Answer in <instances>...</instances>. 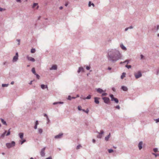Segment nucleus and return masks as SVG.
Wrapping results in <instances>:
<instances>
[{
    "mask_svg": "<svg viewBox=\"0 0 159 159\" xmlns=\"http://www.w3.org/2000/svg\"><path fill=\"white\" fill-rule=\"evenodd\" d=\"M107 57L109 61L114 63L121 59L122 57V55L118 49L112 48L108 50Z\"/></svg>",
    "mask_w": 159,
    "mask_h": 159,
    "instance_id": "1",
    "label": "nucleus"
},
{
    "mask_svg": "<svg viewBox=\"0 0 159 159\" xmlns=\"http://www.w3.org/2000/svg\"><path fill=\"white\" fill-rule=\"evenodd\" d=\"M15 145V143L14 141H12L11 143H7L6 144L7 147L9 148L12 147L14 146Z\"/></svg>",
    "mask_w": 159,
    "mask_h": 159,
    "instance_id": "2",
    "label": "nucleus"
},
{
    "mask_svg": "<svg viewBox=\"0 0 159 159\" xmlns=\"http://www.w3.org/2000/svg\"><path fill=\"white\" fill-rule=\"evenodd\" d=\"M134 76L136 79L139 78L142 76V73L140 71H139L137 73L134 74Z\"/></svg>",
    "mask_w": 159,
    "mask_h": 159,
    "instance_id": "3",
    "label": "nucleus"
},
{
    "mask_svg": "<svg viewBox=\"0 0 159 159\" xmlns=\"http://www.w3.org/2000/svg\"><path fill=\"white\" fill-rule=\"evenodd\" d=\"M102 99L103 100L104 102L106 104H108L110 102V99L109 98L106 97L102 98Z\"/></svg>",
    "mask_w": 159,
    "mask_h": 159,
    "instance_id": "4",
    "label": "nucleus"
},
{
    "mask_svg": "<svg viewBox=\"0 0 159 159\" xmlns=\"http://www.w3.org/2000/svg\"><path fill=\"white\" fill-rule=\"evenodd\" d=\"M46 149V147H44L43 148L40 152V154L41 157H44L45 155V150Z\"/></svg>",
    "mask_w": 159,
    "mask_h": 159,
    "instance_id": "5",
    "label": "nucleus"
},
{
    "mask_svg": "<svg viewBox=\"0 0 159 159\" xmlns=\"http://www.w3.org/2000/svg\"><path fill=\"white\" fill-rule=\"evenodd\" d=\"M26 58L28 61H32L34 62L35 61V59L31 57H29L28 56H26Z\"/></svg>",
    "mask_w": 159,
    "mask_h": 159,
    "instance_id": "6",
    "label": "nucleus"
},
{
    "mask_svg": "<svg viewBox=\"0 0 159 159\" xmlns=\"http://www.w3.org/2000/svg\"><path fill=\"white\" fill-rule=\"evenodd\" d=\"M63 135V133L54 136V138L55 139H61Z\"/></svg>",
    "mask_w": 159,
    "mask_h": 159,
    "instance_id": "7",
    "label": "nucleus"
},
{
    "mask_svg": "<svg viewBox=\"0 0 159 159\" xmlns=\"http://www.w3.org/2000/svg\"><path fill=\"white\" fill-rule=\"evenodd\" d=\"M97 91L99 93H104L105 90H103L101 88H98L96 89Z\"/></svg>",
    "mask_w": 159,
    "mask_h": 159,
    "instance_id": "8",
    "label": "nucleus"
},
{
    "mask_svg": "<svg viewBox=\"0 0 159 159\" xmlns=\"http://www.w3.org/2000/svg\"><path fill=\"white\" fill-rule=\"evenodd\" d=\"M84 68L81 66L79 68L78 70L77 71V72L79 73L80 72H84Z\"/></svg>",
    "mask_w": 159,
    "mask_h": 159,
    "instance_id": "9",
    "label": "nucleus"
},
{
    "mask_svg": "<svg viewBox=\"0 0 159 159\" xmlns=\"http://www.w3.org/2000/svg\"><path fill=\"white\" fill-rule=\"evenodd\" d=\"M143 143L142 141H140L139 142L138 145V147L139 148V149L140 150L142 148V145H143Z\"/></svg>",
    "mask_w": 159,
    "mask_h": 159,
    "instance_id": "10",
    "label": "nucleus"
},
{
    "mask_svg": "<svg viewBox=\"0 0 159 159\" xmlns=\"http://www.w3.org/2000/svg\"><path fill=\"white\" fill-rule=\"evenodd\" d=\"M120 47L124 51H126L127 50L126 48L124 45L122 43L120 44Z\"/></svg>",
    "mask_w": 159,
    "mask_h": 159,
    "instance_id": "11",
    "label": "nucleus"
},
{
    "mask_svg": "<svg viewBox=\"0 0 159 159\" xmlns=\"http://www.w3.org/2000/svg\"><path fill=\"white\" fill-rule=\"evenodd\" d=\"M100 98L98 97H95L94 98V102L96 104H99V99Z\"/></svg>",
    "mask_w": 159,
    "mask_h": 159,
    "instance_id": "12",
    "label": "nucleus"
},
{
    "mask_svg": "<svg viewBox=\"0 0 159 159\" xmlns=\"http://www.w3.org/2000/svg\"><path fill=\"white\" fill-rule=\"evenodd\" d=\"M57 69V66L56 65H53L52 67L50 68V70H56Z\"/></svg>",
    "mask_w": 159,
    "mask_h": 159,
    "instance_id": "13",
    "label": "nucleus"
},
{
    "mask_svg": "<svg viewBox=\"0 0 159 159\" xmlns=\"http://www.w3.org/2000/svg\"><path fill=\"white\" fill-rule=\"evenodd\" d=\"M121 89H122L123 91H127L128 89L126 87L124 86H121Z\"/></svg>",
    "mask_w": 159,
    "mask_h": 159,
    "instance_id": "14",
    "label": "nucleus"
},
{
    "mask_svg": "<svg viewBox=\"0 0 159 159\" xmlns=\"http://www.w3.org/2000/svg\"><path fill=\"white\" fill-rule=\"evenodd\" d=\"M18 59V57L14 56L13 57V59L12 60V61L13 62H16L17 61Z\"/></svg>",
    "mask_w": 159,
    "mask_h": 159,
    "instance_id": "15",
    "label": "nucleus"
},
{
    "mask_svg": "<svg viewBox=\"0 0 159 159\" xmlns=\"http://www.w3.org/2000/svg\"><path fill=\"white\" fill-rule=\"evenodd\" d=\"M111 136V134L110 133L109 134L105 137V140L108 141Z\"/></svg>",
    "mask_w": 159,
    "mask_h": 159,
    "instance_id": "16",
    "label": "nucleus"
},
{
    "mask_svg": "<svg viewBox=\"0 0 159 159\" xmlns=\"http://www.w3.org/2000/svg\"><path fill=\"white\" fill-rule=\"evenodd\" d=\"M19 136L20 138L21 139H22L23 138V136H24L23 133H19Z\"/></svg>",
    "mask_w": 159,
    "mask_h": 159,
    "instance_id": "17",
    "label": "nucleus"
},
{
    "mask_svg": "<svg viewBox=\"0 0 159 159\" xmlns=\"http://www.w3.org/2000/svg\"><path fill=\"white\" fill-rule=\"evenodd\" d=\"M41 88L43 89H44L45 88H48V86L47 85H45L44 84H41Z\"/></svg>",
    "mask_w": 159,
    "mask_h": 159,
    "instance_id": "18",
    "label": "nucleus"
},
{
    "mask_svg": "<svg viewBox=\"0 0 159 159\" xmlns=\"http://www.w3.org/2000/svg\"><path fill=\"white\" fill-rule=\"evenodd\" d=\"M37 6V9H38V8H39V6H38V3H34L33 4V5L32 7V8H34L36 6Z\"/></svg>",
    "mask_w": 159,
    "mask_h": 159,
    "instance_id": "19",
    "label": "nucleus"
},
{
    "mask_svg": "<svg viewBox=\"0 0 159 159\" xmlns=\"http://www.w3.org/2000/svg\"><path fill=\"white\" fill-rule=\"evenodd\" d=\"M91 98V95H89L87 97L83 98V99L85 100V99H89Z\"/></svg>",
    "mask_w": 159,
    "mask_h": 159,
    "instance_id": "20",
    "label": "nucleus"
},
{
    "mask_svg": "<svg viewBox=\"0 0 159 159\" xmlns=\"http://www.w3.org/2000/svg\"><path fill=\"white\" fill-rule=\"evenodd\" d=\"M126 73L123 72L121 76V79H123L124 77L125 76Z\"/></svg>",
    "mask_w": 159,
    "mask_h": 159,
    "instance_id": "21",
    "label": "nucleus"
},
{
    "mask_svg": "<svg viewBox=\"0 0 159 159\" xmlns=\"http://www.w3.org/2000/svg\"><path fill=\"white\" fill-rule=\"evenodd\" d=\"M1 122L2 123V124L4 125H6L7 123L6 121H5L4 120L2 119H1Z\"/></svg>",
    "mask_w": 159,
    "mask_h": 159,
    "instance_id": "22",
    "label": "nucleus"
},
{
    "mask_svg": "<svg viewBox=\"0 0 159 159\" xmlns=\"http://www.w3.org/2000/svg\"><path fill=\"white\" fill-rule=\"evenodd\" d=\"M110 97L111 98V101H113V99L115 98L114 97V95L112 94H111L110 95Z\"/></svg>",
    "mask_w": 159,
    "mask_h": 159,
    "instance_id": "23",
    "label": "nucleus"
},
{
    "mask_svg": "<svg viewBox=\"0 0 159 159\" xmlns=\"http://www.w3.org/2000/svg\"><path fill=\"white\" fill-rule=\"evenodd\" d=\"M32 72L34 75L36 74V73L35 72V69L34 68H32L31 70Z\"/></svg>",
    "mask_w": 159,
    "mask_h": 159,
    "instance_id": "24",
    "label": "nucleus"
},
{
    "mask_svg": "<svg viewBox=\"0 0 159 159\" xmlns=\"http://www.w3.org/2000/svg\"><path fill=\"white\" fill-rule=\"evenodd\" d=\"M113 101H114L116 103H118L119 102L118 100L116 98H115L113 99Z\"/></svg>",
    "mask_w": 159,
    "mask_h": 159,
    "instance_id": "25",
    "label": "nucleus"
},
{
    "mask_svg": "<svg viewBox=\"0 0 159 159\" xmlns=\"http://www.w3.org/2000/svg\"><path fill=\"white\" fill-rule=\"evenodd\" d=\"M38 132L40 134H41L43 132V130L42 129H38Z\"/></svg>",
    "mask_w": 159,
    "mask_h": 159,
    "instance_id": "26",
    "label": "nucleus"
},
{
    "mask_svg": "<svg viewBox=\"0 0 159 159\" xmlns=\"http://www.w3.org/2000/svg\"><path fill=\"white\" fill-rule=\"evenodd\" d=\"M7 132V131L5 130V132L1 135V137L3 138L4 137L6 133Z\"/></svg>",
    "mask_w": 159,
    "mask_h": 159,
    "instance_id": "27",
    "label": "nucleus"
},
{
    "mask_svg": "<svg viewBox=\"0 0 159 159\" xmlns=\"http://www.w3.org/2000/svg\"><path fill=\"white\" fill-rule=\"evenodd\" d=\"M35 52V49L34 48H32L31 50V52L32 53H34Z\"/></svg>",
    "mask_w": 159,
    "mask_h": 159,
    "instance_id": "28",
    "label": "nucleus"
},
{
    "mask_svg": "<svg viewBox=\"0 0 159 159\" xmlns=\"http://www.w3.org/2000/svg\"><path fill=\"white\" fill-rule=\"evenodd\" d=\"M97 133L99 134H101L102 135V134H103L104 133V131L103 130H102L100 131V132H97Z\"/></svg>",
    "mask_w": 159,
    "mask_h": 159,
    "instance_id": "29",
    "label": "nucleus"
},
{
    "mask_svg": "<svg viewBox=\"0 0 159 159\" xmlns=\"http://www.w3.org/2000/svg\"><path fill=\"white\" fill-rule=\"evenodd\" d=\"M8 85V84H2V87H7Z\"/></svg>",
    "mask_w": 159,
    "mask_h": 159,
    "instance_id": "30",
    "label": "nucleus"
},
{
    "mask_svg": "<svg viewBox=\"0 0 159 159\" xmlns=\"http://www.w3.org/2000/svg\"><path fill=\"white\" fill-rule=\"evenodd\" d=\"M10 129H9V130H8V131L7 132V133L6 134V135L7 136H8L10 134Z\"/></svg>",
    "mask_w": 159,
    "mask_h": 159,
    "instance_id": "31",
    "label": "nucleus"
},
{
    "mask_svg": "<svg viewBox=\"0 0 159 159\" xmlns=\"http://www.w3.org/2000/svg\"><path fill=\"white\" fill-rule=\"evenodd\" d=\"M34 75L36 76V78L38 79H40V76L39 75L36 73Z\"/></svg>",
    "mask_w": 159,
    "mask_h": 159,
    "instance_id": "32",
    "label": "nucleus"
},
{
    "mask_svg": "<svg viewBox=\"0 0 159 159\" xmlns=\"http://www.w3.org/2000/svg\"><path fill=\"white\" fill-rule=\"evenodd\" d=\"M126 61H128L127 64H128V63H129V60H126L125 61H124V62L121 61V62H120V64H122V63H125Z\"/></svg>",
    "mask_w": 159,
    "mask_h": 159,
    "instance_id": "33",
    "label": "nucleus"
},
{
    "mask_svg": "<svg viewBox=\"0 0 159 159\" xmlns=\"http://www.w3.org/2000/svg\"><path fill=\"white\" fill-rule=\"evenodd\" d=\"M102 135L101 134H99V135L97 136V137L98 138L101 139L102 137Z\"/></svg>",
    "mask_w": 159,
    "mask_h": 159,
    "instance_id": "34",
    "label": "nucleus"
},
{
    "mask_svg": "<svg viewBox=\"0 0 159 159\" xmlns=\"http://www.w3.org/2000/svg\"><path fill=\"white\" fill-rule=\"evenodd\" d=\"M108 151L109 153H111L113 152V150L112 149H108Z\"/></svg>",
    "mask_w": 159,
    "mask_h": 159,
    "instance_id": "35",
    "label": "nucleus"
},
{
    "mask_svg": "<svg viewBox=\"0 0 159 159\" xmlns=\"http://www.w3.org/2000/svg\"><path fill=\"white\" fill-rule=\"evenodd\" d=\"M107 95V93H102L101 96L102 97H103L104 96H106Z\"/></svg>",
    "mask_w": 159,
    "mask_h": 159,
    "instance_id": "36",
    "label": "nucleus"
},
{
    "mask_svg": "<svg viewBox=\"0 0 159 159\" xmlns=\"http://www.w3.org/2000/svg\"><path fill=\"white\" fill-rule=\"evenodd\" d=\"M82 107L81 106H78V109L79 110H80V111H81L82 110Z\"/></svg>",
    "mask_w": 159,
    "mask_h": 159,
    "instance_id": "37",
    "label": "nucleus"
},
{
    "mask_svg": "<svg viewBox=\"0 0 159 159\" xmlns=\"http://www.w3.org/2000/svg\"><path fill=\"white\" fill-rule=\"evenodd\" d=\"M82 146L81 145H78L77 146V147H76V149H79Z\"/></svg>",
    "mask_w": 159,
    "mask_h": 159,
    "instance_id": "38",
    "label": "nucleus"
},
{
    "mask_svg": "<svg viewBox=\"0 0 159 159\" xmlns=\"http://www.w3.org/2000/svg\"><path fill=\"white\" fill-rule=\"evenodd\" d=\"M153 151L154 152H156L158 151V149L157 148H154L153 149Z\"/></svg>",
    "mask_w": 159,
    "mask_h": 159,
    "instance_id": "39",
    "label": "nucleus"
},
{
    "mask_svg": "<svg viewBox=\"0 0 159 159\" xmlns=\"http://www.w3.org/2000/svg\"><path fill=\"white\" fill-rule=\"evenodd\" d=\"M125 67H127V68H128V69H129L130 68H131V65H126L125 66Z\"/></svg>",
    "mask_w": 159,
    "mask_h": 159,
    "instance_id": "40",
    "label": "nucleus"
},
{
    "mask_svg": "<svg viewBox=\"0 0 159 159\" xmlns=\"http://www.w3.org/2000/svg\"><path fill=\"white\" fill-rule=\"evenodd\" d=\"M5 9L2 8L0 7V11H5Z\"/></svg>",
    "mask_w": 159,
    "mask_h": 159,
    "instance_id": "41",
    "label": "nucleus"
},
{
    "mask_svg": "<svg viewBox=\"0 0 159 159\" xmlns=\"http://www.w3.org/2000/svg\"><path fill=\"white\" fill-rule=\"evenodd\" d=\"M159 74V68L157 70L156 74L157 75H158Z\"/></svg>",
    "mask_w": 159,
    "mask_h": 159,
    "instance_id": "42",
    "label": "nucleus"
},
{
    "mask_svg": "<svg viewBox=\"0 0 159 159\" xmlns=\"http://www.w3.org/2000/svg\"><path fill=\"white\" fill-rule=\"evenodd\" d=\"M68 100H70L72 99V97L70 96H69L68 98Z\"/></svg>",
    "mask_w": 159,
    "mask_h": 159,
    "instance_id": "43",
    "label": "nucleus"
},
{
    "mask_svg": "<svg viewBox=\"0 0 159 159\" xmlns=\"http://www.w3.org/2000/svg\"><path fill=\"white\" fill-rule=\"evenodd\" d=\"M116 109H120V107L119 105H117L116 107Z\"/></svg>",
    "mask_w": 159,
    "mask_h": 159,
    "instance_id": "44",
    "label": "nucleus"
},
{
    "mask_svg": "<svg viewBox=\"0 0 159 159\" xmlns=\"http://www.w3.org/2000/svg\"><path fill=\"white\" fill-rule=\"evenodd\" d=\"M26 141V140L25 139H24L22 140L21 142V144H22L24 142Z\"/></svg>",
    "mask_w": 159,
    "mask_h": 159,
    "instance_id": "45",
    "label": "nucleus"
},
{
    "mask_svg": "<svg viewBox=\"0 0 159 159\" xmlns=\"http://www.w3.org/2000/svg\"><path fill=\"white\" fill-rule=\"evenodd\" d=\"M89 109H87V110H85V112L86 113L88 114L89 112Z\"/></svg>",
    "mask_w": 159,
    "mask_h": 159,
    "instance_id": "46",
    "label": "nucleus"
},
{
    "mask_svg": "<svg viewBox=\"0 0 159 159\" xmlns=\"http://www.w3.org/2000/svg\"><path fill=\"white\" fill-rule=\"evenodd\" d=\"M86 69L87 70H89L90 69V67L89 66H87L86 67Z\"/></svg>",
    "mask_w": 159,
    "mask_h": 159,
    "instance_id": "47",
    "label": "nucleus"
},
{
    "mask_svg": "<svg viewBox=\"0 0 159 159\" xmlns=\"http://www.w3.org/2000/svg\"><path fill=\"white\" fill-rule=\"evenodd\" d=\"M38 124H39L38 121V120H36L35 123V125H37Z\"/></svg>",
    "mask_w": 159,
    "mask_h": 159,
    "instance_id": "48",
    "label": "nucleus"
},
{
    "mask_svg": "<svg viewBox=\"0 0 159 159\" xmlns=\"http://www.w3.org/2000/svg\"><path fill=\"white\" fill-rule=\"evenodd\" d=\"M18 42V45H19L20 44V39H17L16 40Z\"/></svg>",
    "mask_w": 159,
    "mask_h": 159,
    "instance_id": "49",
    "label": "nucleus"
},
{
    "mask_svg": "<svg viewBox=\"0 0 159 159\" xmlns=\"http://www.w3.org/2000/svg\"><path fill=\"white\" fill-rule=\"evenodd\" d=\"M47 120L48 121L47 123H48L50 121V120H49L48 117V118H47Z\"/></svg>",
    "mask_w": 159,
    "mask_h": 159,
    "instance_id": "50",
    "label": "nucleus"
},
{
    "mask_svg": "<svg viewBox=\"0 0 159 159\" xmlns=\"http://www.w3.org/2000/svg\"><path fill=\"white\" fill-rule=\"evenodd\" d=\"M152 154L153 155H154L155 156V157H157V156L158 155V154H156L155 153H152Z\"/></svg>",
    "mask_w": 159,
    "mask_h": 159,
    "instance_id": "51",
    "label": "nucleus"
},
{
    "mask_svg": "<svg viewBox=\"0 0 159 159\" xmlns=\"http://www.w3.org/2000/svg\"><path fill=\"white\" fill-rule=\"evenodd\" d=\"M140 57H141V59H143V58L144 56H143V55L141 54V55H140Z\"/></svg>",
    "mask_w": 159,
    "mask_h": 159,
    "instance_id": "52",
    "label": "nucleus"
},
{
    "mask_svg": "<svg viewBox=\"0 0 159 159\" xmlns=\"http://www.w3.org/2000/svg\"><path fill=\"white\" fill-rule=\"evenodd\" d=\"M156 122L157 123L158 122H159V118L157 119L156 120Z\"/></svg>",
    "mask_w": 159,
    "mask_h": 159,
    "instance_id": "53",
    "label": "nucleus"
},
{
    "mask_svg": "<svg viewBox=\"0 0 159 159\" xmlns=\"http://www.w3.org/2000/svg\"><path fill=\"white\" fill-rule=\"evenodd\" d=\"M92 3H91V2L90 1H89V6L90 7L91 6V4Z\"/></svg>",
    "mask_w": 159,
    "mask_h": 159,
    "instance_id": "54",
    "label": "nucleus"
},
{
    "mask_svg": "<svg viewBox=\"0 0 159 159\" xmlns=\"http://www.w3.org/2000/svg\"><path fill=\"white\" fill-rule=\"evenodd\" d=\"M44 116L46 117V118L48 117V115L46 114H44L43 115Z\"/></svg>",
    "mask_w": 159,
    "mask_h": 159,
    "instance_id": "55",
    "label": "nucleus"
},
{
    "mask_svg": "<svg viewBox=\"0 0 159 159\" xmlns=\"http://www.w3.org/2000/svg\"><path fill=\"white\" fill-rule=\"evenodd\" d=\"M159 29V25H157V31Z\"/></svg>",
    "mask_w": 159,
    "mask_h": 159,
    "instance_id": "56",
    "label": "nucleus"
},
{
    "mask_svg": "<svg viewBox=\"0 0 159 159\" xmlns=\"http://www.w3.org/2000/svg\"><path fill=\"white\" fill-rule=\"evenodd\" d=\"M129 29H132L133 28V27L132 26H131L128 27Z\"/></svg>",
    "mask_w": 159,
    "mask_h": 159,
    "instance_id": "57",
    "label": "nucleus"
},
{
    "mask_svg": "<svg viewBox=\"0 0 159 159\" xmlns=\"http://www.w3.org/2000/svg\"><path fill=\"white\" fill-rule=\"evenodd\" d=\"M15 56H16L18 57V52H16V55Z\"/></svg>",
    "mask_w": 159,
    "mask_h": 159,
    "instance_id": "58",
    "label": "nucleus"
},
{
    "mask_svg": "<svg viewBox=\"0 0 159 159\" xmlns=\"http://www.w3.org/2000/svg\"><path fill=\"white\" fill-rule=\"evenodd\" d=\"M37 125H35L34 126V129H37Z\"/></svg>",
    "mask_w": 159,
    "mask_h": 159,
    "instance_id": "59",
    "label": "nucleus"
},
{
    "mask_svg": "<svg viewBox=\"0 0 159 159\" xmlns=\"http://www.w3.org/2000/svg\"><path fill=\"white\" fill-rule=\"evenodd\" d=\"M45 159H52V158L51 157H48Z\"/></svg>",
    "mask_w": 159,
    "mask_h": 159,
    "instance_id": "60",
    "label": "nucleus"
},
{
    "mask_svg": "<svg viewBox=\"0 0 159 159\" xmlns=\"http://www.w3.org/2000/svg\"><path fill=\"white\" fill-rule=\"evenodd\" d=\"M112 90L113 91H114V92L116 91V89H115V88H112Z\"/></svg>",
    "mask_w": 159,
    "mask_h": 159,
    "instance_id": "61",
    "label": "nucleus"
},
{
    "mask_svg": "<svg viewBox=\"0 0 159 159\" xmlns=\"http://www.w3.org/2000/svg\"><path fill=\"white\" fill-rule=\"evenodd\" d=\"M58 104V102H54L53 103V104L54 105H55L56 104Z\"/></svg>",
    "mask_w": 159,
    "mask_h": 159,
    "instance_id": "62",
    "label": "nucleus"
},
{
    "mask_svg": "<svg viewBox=\"0 0 159 159\" xmlns=\"http://www.w3.org/2000/svg\"><path fill=\"white\" fill-rule=\"evenodd\" d=\"M129 29L128 27L126 28L125 29V31H127Z\"/></svg>",
    "mask_w": 159,
    "mask_h": 159,
    "instance_id": "63",
    "label": "nucleus"
},
{
    "mask_svg": "<svg viewBox=\"0 0 159 159\" xmlns=\"http://www.w3.org/2000/svg\"><path fill=\"white\" fill-rule=\"evenodd\" d=\"M16 1L17 2H21V0H16Z\"/></svg>",
    "mask_w": 159,
    "mask_h": 159,
    "instance_id": "64",
    "label": "nucleus"
}]
</instances>
